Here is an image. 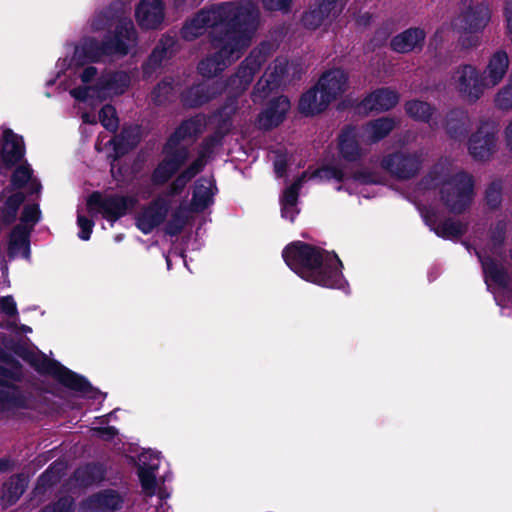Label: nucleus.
Returning <instances> with one entry per match:
<instances>
[{"mask_svg":"<svg viewBox=\"0 0 512 512\" xmlns=\"http://www.w3.org/2000/svg\"><path fill=\"white\" fill-rule=\"evenodd\" d=\"M247 18L240 30L226 31L222 35L213 36L211 46L213 53L207 55L198 64V72L205 78H213L236 62L251 44L252 37L258 27L255 22L253 8H246Z\"/></svg>","mask_w":512,"mask_h":512,"instance_id":"1","label":"nucleus"},{"mask_svg":"<svg viewBox=\"0 0 512 512\" xmlns=\"http://www.w3.org/2000/svg\"><path fill=\"white\" fill-rule=\"evenodd\" d=\"M283 258L292 270L307 281L326 287H334L341 281V262L336 255L296 242L285 248Z\"/></svg>","mask_w":512,"mask_h":512,"instance_id":"2","label":"nucleus"},{"mask_svg":"<svg viewBox=\"0 0 512 512\" xmlns=\"http://www.w3.org/2000/svg\"><path fill=\"white\" fill-rule=\"evenodd\" d=\"M424 189H439L441 201L454 213H461L472 202L473 180L451 164H437L422 180Z\"/></svg>","mask_w":512,"mask_h":512,"instance_id":"3","label":"nucleus"},{"mask_svg":"<svg viewBox=\"0 0 512 512\" xmlns=\"http://www.w3.org/2000/svg\"><path fill=\"white\" fill-rule=\"evenodd\" d=\"M250 6L253 8L255 22H258L259 11L254 2L245 0L240 5L225 3L209 10H201L184 24L181 35L185 40L193 41L205 34L210 27L220 30V35L226 31L240 30L247 18L246 8Z\"/></svg>","mask_w":512,"mask_h":512,"instance_id":"4","label":"nucleus"},{"mask_svg":"<svg viewBox=\"0 0 512 512\" xmlns=\"http://www.w3.org/2000/svg\"><path fill=\"white\" fill-rule=\"evenodd\" d=\"M136 32L131 20H122L117 26V33L114 39L103 44L101 49L93 51L94 41L85 43L82 47L75 50L74 58L80 62L82 55L88 53L89 61H97L102 54L119 53L125 55L128 50L134 46Z\"/></svg>","mask_w":512,"mask_h":512,"instance_id":"5","label":"nucleus"},{"mask_svg":"<svg viewBox=\"0 0 512 512\" xmlns=\"http://www.w3.org/2000/svg\"><path fill=\"white\" fill-rule=\"evenodd\" d=\"M450 85L462 99L475 103L483 97L488 88L481 71L474 65L463 64L454 69Z\"/></svg>","mask_w":512,"mask_h":512,"instance_id":"6","label":"nucleus"},{"mask_svg":"<svg viewBox=\"0 0 512 512\" xmlns=\"http://www.w3.org/2000/svg\"><path fill=\"white\" fill-rule=\"evenodd\" d=\"M134 204L135 201L132 197L102 195L97 192L93 193L87 201V206L91 213L101 214L112 222L124 216Z\"/></svg>","mask_w":512,"mask_h":512,"instance_id":"7","label":"nucleus"},{"mask_svg":"<svg viewBox=\"0 0 512 512\" xmlns=\"http://www.w3.org/2000/svg\"><path fill=\"white\" fill-rule=\"evenodd\" d=\"M498 127L495 122L481 123L477 131L470 137L468 150L470 155L480 161L488 160L497 149Z\"/></svg>","mask_w":512,"mask_h":512,"instance_id":"8","label":"nucleus"},{"mask_svg":"<svg viewBox=\"0 0 512 512\" xmlns=\"http://www.w3.org/2000/svg\"><path fill=\"white\" fill-rule=\"evenodd\" d=\"M265 58L264 47L251 51L249 56L241 63L237 73L230 79L228 84L230 93L238 94L246 90Z\"/></svg>","mask_w":512,"mask_h":512,"instance_id":"9","label":"nucleus"},{"mask_svg":"<svg viewBox=\"0 0 512 512\" xmlns=\"http://www.w3.org/2000/svg\"><path fill=\"white\" fill-rule=\"evenodd\" d=\"M345 0H317V7L304 14L302 22L309 29H316L332 22L343 10Z\"/></svg>","mask_w":512,"mask_h":512,"instance_id":"10","label":"nucleus"},{"mask_svg":"<svg viewBox=\"0 0 512 512\" xmlns=\"http://www.w3.org/2000/svg\"><path fill=\"white\" fill-rule=\"evenodd\" d=\"M490 20V11L487 6L478 4L470 7L457 16L452 26L462 33H477L483 30Z\"/></svg>","mask_w":512,"mask_h":512,"instance_id":"11","label":"nucleus"},{"mask_svg":"<svg viewBox=\"0 0 512 512\" xmlns=\"http://www.w3.org/2000/svg\"><path fill=\"white\" fill-rule=\"evenodd\" d=\"M509 66V55L503 49L495 50L487 57L481 73L489 89L495 88L504 80Z\"/></svg>","mask_w":512,"mask_h":512,"instance_id":"12","label":"nucleus"},{"mask_svg":"<svg viewBox=\"0 0 512 512\" xmlns=\"http://www.w3.org/2000/svg\"><path fill=\"white\" fill-rule=\"evenodd\" d=\"M422 160L417 154L397 153L382 160V167L401 179L414 176L421 167Z\"/></svg>","mask_w":512,"mask_h":512,"instance_id":"13","label":"nucleus"},{"mask_svg":"<svg viewBox=\"0 0 512 512\" xmlns=\"http://www.w3.org/2000/svg\"><path fill=\"white\" fill-rule=\"evenodd\" d=\"M218 143L219 139L217 137H211L205 141L197 159L173 182L171 186L172 194L181 192L186 184L203 169L207 157L212 153L213 148L218 145Z\"/></svg>","mask_w":512,"mask_h":512,"instance_id":"14","label":"nucleus"},{"mask_svg":"<svg viewBox=\"0 0 512 512\" xmlns=\"http://www.w3.org/2000/svg\"><path fill=\"white\" fill-rule=\"evenodd\" d=\"M169 210V203L164 199H158L147 207L143 208L137 218V227L145 234L150 233L159 226L166 218Z\"/></svg>","mask_w":512,"mask_h":512,"instance_id":"15","label":"nucleus"},{"mask_svg":"<svg viewBox=\"0 0 512 512\" xmlns=\"http://www.w3.org/2000/svg\"><path fill=\"white\" fill-rule=\"evenodd\" d=\"M317 88L331 102L341 97L348 88V75L342 69L325 72L318 81Z\"/></svg>","mask_w":512,"mask_h":512,"instance_id":"16","label":"nucleus"},{"mask_svg":"<svg viewBox=\"0 0 512 512\" xmlns=\"http://www.w3.org/2000/svg\"><path fill=\"white\" fill-rule=\"evenodd\" d=\"M426 38V33L421 28H409L396 36L390 42V47L397 53L407 54L421 50Z\"/></svg>","mask_w":512,"mask_h":512,"instance_id":"17","label":"nucleus"},{"mask_svg":"<svg viewBox=\"0 0 512 512\" xmlns=\"http://www.w3.org/2000/svg\"><path fill=\"white\" fill-rule=\"evenodd\" d=\"M286 68L287 64L284 60H276L272 66L268 67L254 88V101L266 97L270 91L279 85Z\"/></svg>","mask_w":512,"mask_h":512,"instance_id":"18","label":"nucleus"},{"mask_svg":"<svg viewBox=\"0 0 512 512\" xmlns=\"http://www.w3.org/2000/svg\"><path fill=\"white\" fill-rule=\"evenodd\" d=\"M421 213L427 225L438 236L453 238L462 235L465 231V226L458 221L446 220L441 222L438 213L432 208H424L421 210Z\"/></svg>","mask_w":512,"mask_h":512,"instance_id":"19","label":"nucleus"},{"mask_svg":"<svg viewBox=\"0 0 512 512\" xmlns=\"http://www.w3.org/2000/svg\"><path fill=\"white\" fill-rule=\"evenodd\" d=\"M121 497L113 490H105L87 498L80 506L81 512H112L120 507Z\"/></svg>","mask_w":512,"mask_h":512,"instance_id":"20","label":"nucleus"},{"mask_svg":"<svg viewBox=\"0 0 512 512\" xmlns=\"http://www.w3.org/2000/svg\"><path fill=\"white\" fill-rule=\"evenodd\" d=\"M163 18L164 13L161 0H142L136 9V19L143 28H157L163 21Z\"/></svg>","mask_w":512,"mask_h":512,"instance_id":"21","label":"nucleus"},{"mask_svg":"<svg viewBox=\"0 0 512 512\" xmlns=\"http://www.w3.org/2000/svg\"><path fill=\"white\" fill-rule=\"evenodd\" d=\"M290 109V101L286 96H279L259 115L258 124L262 129H271L279 125Z\"/></svg>","mask_w":512,"mask_h":512,"instance_id":"22","label":"nucleus"},{"mask_svg":"<svg viewBox=\"0 0 512 512\" xmlns=\"http://www.w3.org/2000/svg\"><path fill=\"white\" fill-rule=\"evenodd\" d=\"M25 154L24 142L21 136L11 129H5L2 137V159L8 166L16 164Z\"/></svg>","mask_w":512,"mask_h":512,"instance_id":"23","label":"nucleus"},{"mask_svg":"<svg viewBox=\"0 0 512 512\" xmlns=\"http://www.w3.org/2000/svg\"><path fill=\"white\" fill-rule=\"evenodd\" d=\"M188 152L185 148H179L173 154H169L155 169L153 180L157 184L166 182L186 161Z\"/></svg>","mask_w":512,"mask_h":512,"instance_id":"24","label":"nucleus"},{"mask_svg":"<svg viewBox=\"0 0 512 512\" xmlns=\"http://www.w3.org/2000/svg\"><path fill=\"white\" fill-rule=\"evenodd\" d=\"M215 191L216 187L212 178H200L194 187L191 200V210L194 212H200L206 209L213 202Z\"/></svg>","mask_w":512,"mask_h":512,"instance_id":"25","label":"nucleus"},{"mask_svg":"<svg viewBox=\"0 0 512 512\" xmlns=\"http://www.w3.org/2000/svg\"><path fill=\"white\" fill-rule=\"evenodd\" d=\"M399 100L396 92L389 89H379L367 96L361 103L364 110L386 111L393 108Z\"/></svg>","mask_w":512,"mask_h":512,"instance_id":"26","label":"nucleus"},{"mask_svg":"<svg viewBox=\"0 0 512 512\" xmlns=\"http://www.w3.org/2000/svg\"><path fill=\"white\" fill-rule=\"evenodd\" d=\"M330 103L331 101L316 86L302 95L299 110L305 115H314L324 111Z\"/></svg>","mask_w":512,"mask_h":512,"instance_id":"27","label":"nucleus"},{"mask_svg":"<svg viewBox=\"0 0 512 512\" xmlns=\"http://www.w3.org/2000/svg\"><path fill=\"white\" fill-rule=\"evenodd\" d=\"M395 127L392 118H380L368 123L362 132V139L367 142H377L388 135Z\"/></svg>","mask_w":512,"mask_h":512,"instance_id":"28","label":"nucleus"},{"mask_svg":"<svg viewBox=\"0 0 512 512\" xmlns=\"http://www.w3.org/2000/svg\"><path fill=\"white\" fill-rule=\"evenodd\" d=\"M130 79L125 72H117L108 79L101 81L100 98H106L111 95H118L125 91L129 86Z\"/></svg>","mask_w":512,"mask_h":512,"instance_id":"29","label":"nucleus"},{"mask_svg":"<svg viewBox=\"0 0 512 512\" xmlns=\"http://www.w3.org/2000/svg\"><path fill=\"white\" fill-rule=\"evenodd\" d=\"M26 488V481L20 476H13L3 486L1 502L4 507L13 505L18 501Z\"/></svg>","mask_w":512,"mask_h":512,"instance_id":"30","label":"nucleus"},{"mask_svg":"<svg viewBox=\"0 0 512 512\" xmlns=\"http://www.w3.org/2000/svg\"><path fill=\"white\" fill-rule=\"evenodd\" d=\"M340 153L346 160L354 161L360 156L356 130L351 128L344 131L339 138Z\"/></svg>","mask_w":512,"mask_h":512,"instance_id":"31","label":"nucleus"},{"mask_svg":"<svg viewBox=\"0 0 512 512\" xmlns=\"http://www.w3.org/2000/svg\"><path fill=\"white\" fill-rule=\"evenodd\" d=\"M12 184L16 188L27 187L31 193H38L41 185L32 177V169L28 164L20 165L12 175Z\"/></svg>","mask_w":512,"mask_h":512,"instance_id":"32","label":"nucleus"},{"mask_svg":"<svg viewBox=\"0 0 512 512\" xmlns=\"http://www.w3.org/2000/svg\"><path fill=\"white\" fill-rule=\"evenodd\" d=\"M139 142V129L132 127L124 129L119 137L111 141L117 156L123 155L128 149H131Z\"/></svg>","mask_w":512,"mask_h":512,"instance_id":"33","label":"nucleus"},{"mask_svg":"<svg viewBox=\"0 0 512 512\" xmlns=\"http://www.w3.org/2000/svg\"><path fill=\"white\" fill-rule=\"evenodd\" d=\"M146 456L142 455L141 462L145 465ZM158 467V458L156 457L151 464H149L148 468L141 466L139 469V477L142 485V489L144 490L147 496H152L155 492V475L154 470Z\"/></svg>","mask_w":512,"mask_h":512,"instance_id":"34","label":"nucleus"},{"mask_svg":"<svg viewBox=\"0 0 512 512\" xmlns=\"http://www.w3.org/2000/svg\"><path fill=\"white\" fill-rule=\"evenodd\" d=\"M446 130L452 138L458 139L465 135L467 118L463 112L453 111L447 116Z\"/></svg>","mask_w":512,"mask_h":512,"instance_id":"35","label":"nucleus"},{"mask_svg":"<svg viewBox=\"0 0 512 512\" xmlns=\"http://www.w3.org/2000/svg\"><path fill=\"white\" fill-rule=\"evenodd\" d=\"M306 178L307 173H303V175L289 188H287L284 193L282 200V216L290 219L291 221L294 220V214L292 213L291 215H288V207H295L298 198V190Z\"/></svg>","mask_w":512,"mask_h":512,"instance_id":"36","label":"nucleus"},{"mask_svg":"<svg viewBox=\"0 0 512 512\" xmlns=\"http://www.w3.org/2000/svg\"><path fill=\"white\" fill-rule=\"evenodd\" d=\"M406 113L419 121H429L434 113L430 104L418 100L409 101L405 104Z\"/></svg>","mask_w":512,"mask_h":512,"instance_id":"37","label":"nucleus"},{"mask_svg":"<svg viewBox=\"0 0 512 512\" xmlns=\"http://www.w3.org/2000/svg\"><path fill=\"white\" fill-rule=\"evenodd\" d=\"M10 250L12 254L28 255V233L24 227L17 226L10 236Z\"/></svg>","mask_w":512,"mask_h":512,"instance_id":"38","label":"nucleus"},{"mask_svg":"<svg viewBox=\"0 0 512 512\" xmlns=\"http://www.w3.org/2000/svg\"><path fill=\"white\" fill-rule=\"evenodd\" d=\"M200 132V123L197 120H187L181 124L174 135L170 138L167 148L172 149L180 140L186 137H193Z\"/></svg>","mask_w":512,"mask_h":512,"instance_id":"39","label":"nucleus"},{"mask_svg":"<svg viewBox=\"0 0 512 512\" xmlns=\"http://www.w3.org/2000/svg\"><path fill=\"white\" fill-rule=\"evenodd\" d=\"M23 201L24 195L21 192H17L11 195L7 199L4 207L0 210V219L7 224L14 221L18 208Z\"/></svg>","mask_w":512,"mask_h":512,"instance_id":"40","label":"nucleus"},{"mask_svg":"<svg viewBox=\"0 0 512 512\" xmlns=\"http://www.w3.org/2000/svg\"><path fill=\"white\" fill-rule=\"evenodd\" d=\"M495 106L504 111L512 109V77L494 96Z\"/></svg>","mask_w":512,"mask_h":512,"instance_id":"41","label":"nucleus"},{"mask_svg":"<svg viewBox=\"0 0 512 512\" xmlns=\"http://www.w3.org/2000/svg\"><path fill=\"white\" fill-rule=\"evenodd\" d=\"M188 220L186 211L182 208L175 211L166 225V233L176 235L181 232Z\"/></svg>","mask_w":512,"mask_h":512,"instance_id":"42","label":"nucleus"},{"mask_svg":"<svg viewBox=\"0 0 512 512\" xmlns=\"http://www.w3.org/2000/svg\"><path fill=\"white\" fill-rule=\"evenodd\" d=\"M57 377L64 385L74 390L81 391L84 390L86 386V383L82 378L64 368H59L57 370Z\"/></svg>","mask_w":512,"mask_h":512,"instance_id":"43","label":"nucleus"},{"mask_svg":"<svg viewBox=\"0 0 512 512\" xmlns=\"http://www.w3.org/2000/svg\"><path fill=\"white\" fill-rule=\"evenodd\" d=\"M343 177V171L335 166H324L309 176L310 179H319L320 181H329L332 179L341 181Z\"/></svg>","mask_w":512,"mask_h":512,"instance_id":"44","label":"nucleus"},{"mask_svg":"<svg viewBox=\"0 0 512 512\" xmlns=\"http://www.w3.org/2000/svg\"><path fill=\"white\" fill-rule=\"evenodd\" d=\"M99 119L107 130L112 132L117 130L119 122L114 107L110 105L104 106L99 112Z\"/></svg>","mask_w":512,"mask_h":512,"instance_id":"45","label":"nucleus"},{"mask_svg":"<svg viewBox=\"0 0 512 512\" xmlns=\"http://www.w3.org/2000/svg\"><path fill=\"white\" fill-rule=\"evenodd\" d=\"M206 90L205 85H198L196 87L191 88L188 91V95L186 98V102L191 106H197L205 103L209 99H211L215 93L204 94Z\"/></svg>","mask_w":512,"mask_h":512,"instance_id":"46","label":"nucleus"},{"mask_svg":"<svg viewBox=\"0 0 512 512\" xmlns=\"http://www.w3.org/2000/svg\"><path fill=\"white\" fill-rule=\"evenodd\" d=\"M173 91L172 81L164 80L152 92V98L155 103L161 104L166 101Z\"/></svg>","mask_w":512,"mask_h":512,"instance_id":"47","label":"nucleus"},{"mask_svg":"<svg viewBox=\"0 0 512 512\" xmlns=\"http://www.w3.org/2000/svg\"><path fill=\"white\" fill-rule=\"evenodd\" d=\"M73 506L74 501L71 497H63L44 507L41 512H72Z\"/></svg>","mask_w":512,"mask_h":512,"instance_id":"48","label":"nucleus"},{"mask_svg":"<svg viewBox=\"0 0 512 512\" xmlns=\"http://www.w3.org/2000/svg\"><path fill=\"white\" fill-rule=\"evenodd\" d=\"M486 202L491 208H496L501 203V184L492 183L486 191Z\"/></svg>","mask_w":512,"mask_h":512,"instance_id":"49","label":"nucleus"},{"mask_svg":"<svg viewBox=\"0 0 512 512\" xmlns=\"http://www.w3.org/2000/svg\"><path fill=\"white\" fill-rule=\"evenodd\" d=\"M40 210L37 205L26 206L22 214V221L35 224L39 220Z\"/></svg>","mask_w":512,"mask_h":512,"instance_id":"50","label":"nucleus"},{"mask_svg":"<svg viewBox=\"0 0 512 512\" xmlns=\"http://www.w3.org/2000/svg\"><path fill=\"white\" fill-rule=\"evenodd\" d=\"M78 225L81 229L79 233V237L82 240H88L90 238V234L92 232L93 223L86 217L82 215H78Z\"/></svg>","mask_w":512,"mask_h":512,"instance_id":"51","label":"nucleus"},{"mask_svg":"<svg viewBox=\"0 0 512 512\" xmlns=\"http://www.w3.org/2000/svg\"><path fill=\"white\" fill-rule=\"evenodd\" d=\"M1 311L9 316L17 314L16 303L11 296L3 297L0 299Z\"/></svg>","mask_w":512,"mask_h":512,"instance_id":"52","label":"nucleus"},{"mask_svg":"<svg viewBox=\"0 0 512 512\" xmlns=\"http://www.w3.org/2000/svg\"><path fill=\"white\" fill-rule=\"evenodd\" d=\"M293 0H263V5L268 10H288Z\"/></svg>","mask_w":512,"mask_h":512,"instance_id":"53","label":"nucleus"},{"mask_svg":"<svg viewBox=\"0 0 512 512\" xmlns=\"http://www.w3.org/2000/svg\"><path fill=\"white\" fill-rule=\"evenodd\" d=\"M507 36L512 42V0H509L505 8Z\"/></svg>","mask_w":512,"mask_h":512,"instance_id":"54","label":"nucleus"},{"mask_svg":"<svg viewBox=\"0 0 512 512\" xmlns=\"http://www.w3.org/2000/svg\"><path fill=\"white\" fill-rule=\"evenodd\" d=\"M92 89L89 87H79L70 91L71 95L78 100H85L90 96Z\"/></svg>","mask_w":512,"mask_h":512,"instance_id":"55","label":"nucleus"},{"mask_svg":"<svg viewBox=\"0 0 512 512\" xmlns=\"http://www.w3.org/2000/svg\"><path fill=\"white\" fill-rule=\"evenodd\" d=\"M286 168V159L284 156H278L274 161L275 173L280 177L284 174Z\"/></svg>","mask_w":512,"mask_h":512,"instance_id":"56","label":"nucleus"},{"mask_svg":"<svg viewBox=\"0 0 512 512\" xmlns=\"http://www.w3.org/2000/svg\"><path fill=\"white\" fill-rule=\"evenodd\" d=\"M504 140L507 149L512 152V120L508 123L504 130Z\"/></svg>","mask_w":512,"mask_h":512,"instance_id":"57","label":"nucleus"},{"mask_svg":"<svg viewBox=\"0 0 512 512\" xmlns=\"http://www.w3.org/2000/svg\"><path fill=\"white\" fill-rule=\"evenodd\" d=\"M96 74V69L94 67H87L81 74V79L83 82H89Z\"/></svg>","mask_w":512,"mask_h":512,"instance_id":"58","label":"nucleus"},{"mask_svg":"<svg viewBox=\"0 0 512 512\" xmlns=\"http://www.w3.org/2000/svg\"><path fill=\"white\" fill-rule=\"evenodd\" d=\"M162 52H163V50H160V48H159V47H157V48L153 51V53H152V55H151V57H150L149 62H150L151 64H153V65L157 66V65L161 62V59H162Z\"/></svg>","mask_w":512,"mask_h":512,"instance_id":"59","label":"nucleus"},{"mask_svg":"<svg viewBox=\"0 0 512 512\" xmlns=\"http://www.w3.org/2000/svg\"><path fill=\"white\" fill-rule=\"evenodd\" d=\"M94 433L97 434L98 436L100 437H105V435H108V436H114L115 434V431L113 428H106V429H95L94 430Z\"/></svg>","mask_w":512,"mask_h":512,"instance_id":"60","label":"nucleus"},{"mask_svg":"<svg viewBox=\"0 0 512 512\" xmlns=\"http://www.w3.org/2000/svg\"><path fill=\"white\" fill-rule=\"evenodd\" d=\"M82 119H83V122L84 123H90V124H95L96 123V120L94 117H91L89 114L87 113H84L82 115Z\"/></svg>","mask_w":512,"mask_h":512,"instance_id":"61","label":"nucleus"},{"mask_svg":"<svg viewBox=\"0 0 512 512\" xmlns=\"http://www.w3.org/2000/svg\"><path fill=\"white\" fill-rule=\"evenodd\" d=\"M478 43H479L478 37H472L471 42L468 45H466L464 42H463V45H465L466 47H469V46H476V45H478Z\"/></svg>","mask_w":512,"mask_h":512,"instance_id":"62","label":"nucleus"},{"mask_svg":"<svg viewBox=\"0 0 512 512\" xmlns=\"http://www.w3.org/2000/svg\"><path fill=\"white\" fill-rule=\"evenodd\" d=\"M7 468V462L0 460V471H3Z\"/></svg>","mask_w":512,"mask_h":512,"instance_id":"63","label":"nucleus"},{"mask_svg":"<svg viewBox=\"0 0 512 512\" xmlns=\"http://www.w3.org/2000/svg\"><path fill=\"white\" fill-rule=\"evenodd\" d=\"M294 214V216L296 215V210L294 207H288V215H291V214Z\"/></svg>","mask_w":512,"mask_h":512,"instance_id":"64","label":"nucleus"}]
</instances>
